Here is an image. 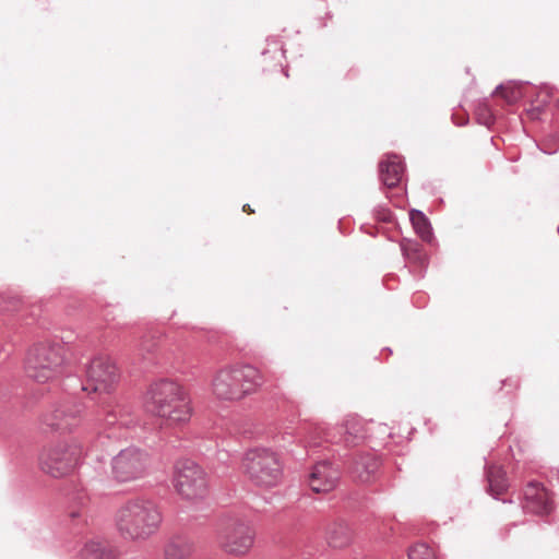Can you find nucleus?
<instances>
[{"label":"nucleus","mask_w":559,"mask_h":559,"mask_svg":"<svg viewBox=\"0 0 559 559\" xmlns=\"http://www.w3.org/2000/svg\"><path fill=\"white\" fill-rule=\"evenodd\" d=\"M365 437L362 424L359 420H347L345 424V442L347 444H356Z\"/></svg>","instance_id":"22"},{"label":"nucleus","mask_w":559,"mask_h":559,"mask_svg":"<svg viewBox=\"0 0 559 559\" xmlns=\"http://www.w3.org/2000/svg\"><path fill=\"white\" fill-rule=\"evenodd\" d=\"M148 413L170 424L186 423L191 417L190 400L181 385L170 380L153 383L146 393Z\"/></svg>","instance_id":"3"},{"label":"nucleus","mask_w":559,"mask_h":559,"mask_svg":"<svg viewBox=\"0 0 559 559\" xmlns=\"http://www.w3.org/2000/svg\"><path fill=\"white\" fill-rule=\"evenodd\" d=\"M119 381L118 368L109 358L98 357L92 360L86 370V386L98 393H110Z\"/></svg>","instance_id":"10"},{"label":"nucleus","mask_w":559,"mask_h":559,"mask_svg":"<svg viewBox=\"0 0 559 559\" xmlns=\"http://www.w3.org/2000/svg\"><path fill=\"white\" fill-rule=\"evenodd\" d=\"M83 453L84 449L76 440L57 443L41 452L40 469L51 477H62L74 469Z\"/></svg>","instance_id":"6"},{"label":"nucleus","mask_w":559,"mask_h":559,"mask_svg":"<svg viewBox=\"0 0 559 559\" xmlns=\"http://www.w3.org/2000/svg\"><path fill=\"white\" fill-rule=\"evenodd\" d=\"M163 515L158 506L148 499L128 500L116 512L115 524L119 534L128 540H146L156 534Z\"/></svg>","instance_id":"1"},{"label":"nucleus","mask_w":559,"mask_h":559,"mask_svg":"<svg viewBox=\"0 0 559 559\" xmlns=\"http://www.w3.org/2000/svg\"><path fill=\"white\" fill-rule=\"evenodd\" d=\"M82 516H83V513L81 511H72V512H70V518L72 520L79 519V518H82Z\"/></svg>","instance_id":"28"},{"label":"nucleus","mask_w":559,"mask_h":559,"mask_svg":"<svg viewBox=\"0 0 559 559\" xmlns=\"http://www.w3.org/2000/svg\"><path fill=\"white\" fill-rule=\"evenodd\" d=\"M175 488L187 500L203 499L207 493L206 474L195 462L180 461L175 468Z\"/></svg>","instance_id":"8"},{"label":"nucleus","mask_w":559,"mask_h":559,"mask_svg":"<svg viewBox=\"0 0 559 559\" xmlns=\"http://www.w3.org/2000/svg\"><path fill=\"white\" fill-rule=\"evenodd\" d=\"M523 508L532 514L547 515L554 510V501L542 484L531 481L524 489Z\"/></svg>","instance_id":"11"},{"label":"nucleus","mask_w":559,"mask_h":559,"mask_svg":"<svg viewBox=\"0 0 559 559\" xmlns=\"http://www.w3.org/2000/svg\"><path fill=\"white\" fill-rule=\"evenodd\" d=\"M489 489L492 495L499 496L508 488L504 471L499 466H491L488 469Z\"/></svg>","instance_id":"20"},{"label":"nucleus","mask_w":559,"mask_h":559,"mask_svg":"<svg viewBox=\"0 0 559 559\" xmlns=\"http://www.w3.org/2000/svg\"><path fill=\"white\" fill-rule=\"evenodd\" d=\"M495 93L502 97L508 104H514L523 96L522 87L516 84L501 85L497 87Z\"/></svg>","instance_id":"23"},{"label":"nucleus","mask_w":559,"mask_h":559,"mask_svg":"<svg viewBox=\"0 0 559 559\" xmlns=\"http://www.w3.org/2000/svg\"><path fill=\"white\" fill-rule=\"evenodd\" d=\"M150 459L147 453L135 447L121 450L111 461V473L118 481H131L142 477Z\"/></svg>","instance_id":"9"},{"label":"nucleus","mask_w":559,"mask_h":559,"mask_svg":"<svg viewBox=\"0 0 559 559\" xmlns=\"http://www.w3.org/2000/svg\"><path fill=\"white\" fill-rule=\"evenodd\" d=\"M90 559H119L118 549L106 540L91 539L82 550Z\"/></svg>","instance_id":"16"},{"label":"nucleus","mask_w":559,"mask_h":559,"mask_svg":"<svg viewBox=\"0 0 559 559\" xmlns=\"http://www.w3.org/2000/svg\"><path fill=\"white\" fill-rule=\"evenodd\" d=\"M22 308V301L19 298L12 297L3 300L0 305V311L5 313L19 312Z\"/></svg>","instance_id":"26"},{"label":"nucleus","mask_w":559,"mask_h":559,"mask_svg":"<svg viewBox=\"0 0 559 559\" xmlns=\"http://www.w3.org/2000/svg\"><path fill=\"white\" fill-rule=\"evenodd\" d=\"M128 412L115 400L106 399L98 405L96 420L103 427L128 424Z\"/></svg>","instance_id":"13"},{"label":"nucleus","mask_w":559,"mask_h":559,"mask_svg":"<svg viewBox=\"0 0 559 559\" xmlns=\"http://www.w3.org/2000/svg\"><path fill=\"white\" fill-rule=\"evenodd\" d=\"M241 471L253 485L262 488L276 486L283 475L278 455L267 448L249 449L241 460Z\"/></svg>","instance_id":"4"},{"label":"nucleus","mask_w":559,"mask_h":559,"mask_svg":"<svg viewBox=\"0 0 559 559\" xmlns=\"http://www.w3.org/2000/svg\"><path fill=\"white\" fill-rule=\"evenodd\" d=\"M340 478L338 471L329 462L318 463L311 474L309 484L316 492H329L335 488Z\"/></svg>","instance_id":"12"},{"label":"nucleus","mask_w":559,"mask_h":559,"mask_svg":"<svg viewBox=\"0 0 559 559\" xmlns=\"http://www.w3.org/2000/svg\"><path fill=\"white\" fill-rule=\"evenodd\" d=\"M491 122H492V116L490 112H488V117H484V123L488 126Z\"/></svg>","instance_id":"29"},{"label":"nucleus","mask_w":559,"mask_h":559,"mask_svg":"<svg viewBox=\"0 0 559 559\" xmlns=\"http://www.w3.org/2000/svg\"><path fill=\"white\" fill-rule=\"evenodd\" d=\"M539 111V108H533L528 111V115L531 116L532 119H535L538 117Z\"/></svg>","instance_id":"27"},{"label":"nucleus","mask_w":559,"mask_h":559,"mask_svg":"<svg viewBox=\"0 0 559 559\" xmlns=\"http://www.w3.org/2000/svg\"><path fill=\"white\" fill-rule=\"evenodd\" d=\"M483 111H488L485 106L478 108V116H481Z\"/></svg>","instance_id":"31"},{"label":"nucleus","mask_w":559,"mask_h":559,"mask_svg":"<svg viewBox=\"0 0 559 559\" xmlns=\"http://www.w3.org/2000/svg\"><path fill=\"white\" fill-rule=\"evenodd\" d=\"M404 252L408 260L416 262L419 265H424L427 261L426 253L423 252L419 245L404 247Z\"/></svg>","instance_id":"25"},{"label":"nucleus","mask_w":559,"mask_h":559,"mask_svg":"<svg viewBox=\"0 0 559 559\" xmlns=\"http://www.w3.org/2000/svg\"><path fill=\"white\" fill-rule=\"evenodd\" d=\"M217 540L225 554L242 557L249 554L254 545L255 530L249 522L231 519L221 526Z\"/></svg>","instance_id":"7"},{"label":"nucleus","mask_w":559,"mask_h":559,"mask_svg":"<svg viewBox=\"0 0 559 559\" xmlns=\"http://www.w3.org/2000/svg\"><path fill=\"white\" fill-rule=\"evenodd\" d=\"M380 177L388 188L396 187L404 175L403 160L399 155H386L379 165Z\"/></svg>","instance_id":"14"},{"label":"nucleus","mask_w":559,"mask_h":559,"mask_svg":"<svg viewBox=\"0 0 559 559\" xmlns=\"http://www.w3.org/2000/svg\"><path fill=\"white\" fill-rule=\"evenodd\" d=\"M326 539L332 547H345L352 540V531L345 522H333L328 526Z\"/></svg>","instance_id":"18"},{"label":"nucleus","mask_w":559,"mask_h":559,"mask_svg":"<svg viewBox=\"0 0 559 559\" xmlns=\"http://www.w3.org/2000/svg\"><path fill=\"white\" fill-rule=\"evenodd\" d=\"M81 415L82 409L80 406H66L55 412V423L52 425L59 429H71L80 424Z\"/></svg>","instance_id":"17"},{"label":"nucleus","mask_w":559,"mask_h":559,"mask_svg":"<svg viewBox=\"0 0 559 559\" xmlns=\"http://www.w3.org/2000/svg\"><path fill=\"white\" fill-rule=\"evenodd\" d=\"M379 462L371 455H361L353 464L352 474L361 484H370L374 479Z\"/></svg>","instance_id":"15"},{"label":"nucleus","mask_w":559,"mask_h":559,"mask_svg":"<svg viewBox=\"0 0 559 559\" xmlns=\"http://www.w3.org/2000/svg\"><path fill=\"white\" fill-rule=\"evenodd\" d=\"M193 550L190 540L182 537H175L165 547L166 559H188Z\"/></svg>","instance_id":"19"},{"label":"nucleus","mask_w":559,"mask_h":559,"mask_svg":"<svg viewBox=\"0 0 559 559\" xmlns=\"http://www.w3.org/2000/svg\"><path fill=\"white\" fill-rule=\"evenodd\" d=\"M63 348L55 343H38L29 348L24 361L28 378L39 383L56 379L61 372Z\"/></svg>","instance_id":"5"},{"label":"nucleus","mask_w":559,"mask_h":559,"mask_svg":"<svg viewBox=\"0 0 559 559\" xmlns=\"http://www.w3.org/2000/svg\"><path fill=\"white\" fill-rule=\"evenodd\" d=\"M242 210H243V212H246L248 214H252L253 213V210L250 207L249 204H245Z\"/></svg>","instance_id":"30"},{"label":"nucleus","mask_w":559,"mask_h":559,"mask_svg":"<svg viewBox=\"0 0 559 559\" xmlns=\"http://www.w3.org/2000/svg\"><path fill=\"white\" fill-rule=\"evenodd\" d=\"M411 222L418 236L424 241L431 240V229L427 217L419 211L413 210L409 213Z\"/></svg>","instance_id":"21"},{"label":"nucleus","mask_w":559,"mask_h":559,"mask_svg":"<svg viewBox=\"0 0 559 559\" xmlns=\"http://www.w3.org/2000/svg\"><path fill=\"white\" fill-rule=\"evenodd\" d=\"M408 559H436V554L428 545L416 544L409 549Z\"/></svg>","instance_id":"24"},{"label":"nucleus","mask_w":559,"mask_h":559,"mask_svg":"<svg viewBox=\"0 0 559 559\" xmlns=\"http://www.w3.org/2000/svg\"><path fill=\"white\" fill-rule=\"evenodd\" d=\"M264 382V374L258 368L235 364L224 366L216 371L211 391L219 401L238 402L257 393Z\"/></svg>","instance_id":"2"}]
</instances>
